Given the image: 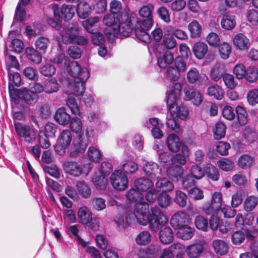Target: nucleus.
<instances>
[{"instance_id": "b1692460", "label": "nucleus", "mask_w": 258, "mask_h": 258, "mask_svg": "<svg viewBox=\"0 0 258 258\" xmlns=\"http://www.w3.org/2000/svg\"><path fill=\"white\" fill-rule=\"evenodd\" d=\"M105 175L101 174L100 172H95L92 177V182L96 188L104 189L107 184V179Z\"/></svg>"}, {"instance_id": "8fccbe9b", "label": "nucleus", "mask_w": 258, "mask_h": 258, "mask_svg": "<svg viewBox=\"0 0 258 258\" xmlns=\"http://www.w3.org/2000/svg\"><path fill=\"white\" fill-rule=\"evenodd\" d=\"M226 129V125L220 121L217 122L213 129L215 139L219 140L223 138L225 135Z\"/></svg>"}, {"instance_id": "338daca9", "label": "nucleus", "mask_w": 258, "mask_h": 258, "mask_svg": "<svg viewBox=\"0 0 258 258\" xmlns=\"http://www.w3.org/2000/svg\"><path fill=\"white\" fill-rule=\"evenodd\" d=\"M222 202L223 198L221 192L215 191L212 194L211 203L215 206V209H218L220 210L221 208Z\"/></svg>"}, {"instance_id": "c03bdc74", "label": "nucleus", "mask_w": 258, "mask_h": 258, "mask_svg": "<svg viewBox=\"0 0 258 258\" xmlns=\"http://www.w3.org/2000/svg\"><path fill=\"white\" fill-rule=\"evenodd\" d=\"M151 240L150 233L147 231L140 232L135 239L136 242L140 245H146L150 243Z\"/></svg>"}, {"instance_id": "1a4fd4ad", "label": "nucleus", "mask_w": 258, "mask_h": 258, "mask_svg": "<svg viewBox=\"0 0 258 258\" xmlns=\"http://www.w3.org/2000/svg\"><path fill=\"white\" fill-rule=\"evenodd\" d=\"M72 141V135L69 130H63L60 133L54 146V150L58 155H63Z\"/></svg>"}, {"instance_id": "a19ab883", "label": "nucleus", "mask_w": 258, "mask_h": 258, "mask_svg": "<svg viewBox=\"0 0 258 258\" xmlns=\"http://www.w3.org/2000/svg\"><path fill=\"white\" fill-rule=\"evenodd\" d=\"M25 53L29 59L35 63H39L41 61L42 57L38 51L32 47L26 48Z\"/></svg>"}, {"instance_id": "13d9d810", "label": "nucleus", "mask_w": 258, "mask_h": 258, "mask_svg": "<svg viewBox=\"0 0 258 258\" xmlns=\"http://www.w3.org/2000/svg\"><path fill=\"white\" fill-rule=\"evenodd\" d=\"M174 201L179 206L184 207L187 204V196L183 191L180 190H176Z\"/></svg>"}, {"instance_id": "ddd939ff", "label": "nucleus", "mask_w": 258, "mask_h": 258, "mask_svg": "<svg viewBox=\"0 0 258 258\" xmlns=\"http://www.w3.org/2000/svg\"><path fill=\"white\" fill-rule=\"evenodd\" d=\"M184 99L186 101H191L196 106L200 105L204 100V96L196 89L193 87L187 86L184 88Z\"/></svg>"}, {"instance_id": "c85d7f7f", "label": "nucleus", "mask_w": 258, "mask_h": 258, "mask_svg": "<svg viewBox=\"0 0 258 258\" xmlns=\"http://www.w3.org/2000/svg\"><path fill=\"white\" fill-rule=\"evenodd\" d=\"M212 245L214 251L220 255H224L228 252V244L223 240H214Z\"/></svg>"}, {"instance_id": "5fc2aeb1", "label": "nucleus", "mask_w": 258, "mask_h": 258, "mask_svg": "<svg viewBox=\"0 0 258 258\" xmlns=\"http://www.w3.org/2000/svg\"><path fill=\"white\" fill-rule=\"evenodd\" d=\"M195 224L196 227L201 230L207 231L208 228V221L204 216L199 215L195 219Z\"/></svg>"}, {"instance_id": "7c9ffc66", "label": "nucleus", "mask_w": 258, "mask_h": 258, "mask_svg": "<svg viewBox=\"0 0 258 258\" xmlns=\"http://www.w3.org/2000/svg\"><path fill=\"white\" fill-rule=\"evenodd\" d=\"M183 169L179 165L171 164L166 170L167 175L172 179L178 180L183 174Z\"/></svg>"}, {"instance_id": "6ab92c4d", "label": "nucleus", "mask_w": 258, "mask_h": 258, "mask_svg": "<svg viewBox=\"0 0 258 258\" xmlns=\"http://www.w3.org/2000/svg\"><path fill=\"white\" fill-rule=\"evenodd\" d=\"M204 249L202 243H196L188 245L185 249V251L188 257L198 258L203 253Z\"/></svg>"}, {"instance_id": "72a5a7b5", "label": "nucleus", "mask_w": 258, "mask_h": 258, "mask_svg": "<svg viewBox=\"0 0 258 258\" xmlns=\"http://www.w3.org/2000/svg\"><path fill=\"white\" fill-rule=\"evenodd\" d=\"M153 185V183L149 179L141 177L135 181L134 186L139 190L146 191Z\"/></svg>"}, {"instance_id": "5701e85b", "label": "nucleus", "mask_w": 258, "mask_h": 258, "mask_svg": "<svg viewBox=\"0 0 258 258\" xmlns=\"http://www.w3.org/2000/svg\"><path fill=\"white\" fill-rule=\"evenodd\" d=\"M92 213L86 206H83L79 208L77 216L79 222L83 225H87L92 218Z\"/></svg>"}, {"instance_id": "c756f323", "label": "nucleus", "mask_w": 258, "mask_h": 258, "mask_svg": "<svg viewBox=\"0 0 258 258\" xmlns=\"http://www.w3.org/2000/svg\"><path fill=\"white\" fill-rule=\"evenodd\" d=\"M208 50L207 45L202 42L195 43L192 47V51L195 56L199 59H202L206 54Z\"/></svg>"}, {"instance_id": "dca6fc26", "label": "nucleus", "mask_w": 258, "mask_h": 258, "mask_svg": "<svg viewBox=\"0 0 258 258\" xmlns=\"http://www.w3.org/2000/svg\"><path fill=\"white\" fill-rule=\"evenodd\" d=\"M151 27H146L143 23H137L135 27V33L136 38L140 41L145 43H149L151 41V36L147 31L151 28Z\"/></svg>"}, {"instance_id": "bb28decb", "label": "nucleus", "mask_w": 258, "mask_h": 258, "mask_svg": "<svg viewBox=\"0 0 258 258\" xmlns=\"http://www.w3.org/2000/svg\"><path fill=\"white\" fill-rule=\"evenodd\" d=\"M114 221L119 228H125L127 226L135 223L128 211L126 212L125 218L121 215H117Z\"/></svg>"}, {"instance_id": "e433bc0d", "label": "nucleus", "mask_w": 258, "mask_h": 258, "mask_svg": "<svg viewBox=\"0 0 258 258\" xmlns=\"http://www.w3.org/2000/svg\"><path fill=\"white\" fill-rule=\"evenodd\" d=\"M254 159L248 154H243L240 156L237 161L238 165L243 169L250 168L253 164Z\"/></svg>"}, {"instance_id": "cd10ccee", "label": "nucleus", "mask_w": 258, "mask_h": 258, "mask_svg": "<svg viewBox=\"0 0 258 258\" xmlns=\"http://www.w3.org/2000/svg\"><path fill=\"white\" fill-rule=\"evenodd\" d=\"M99 18L97 17H91L83 22V26L89 33L98 31L99 26L97 25Z\"/></svg>"}, {"instance_id": "a211bd4d", "label": "nucleus", "mask_w": 258, "mask_h": 258, "mask_svg": "<svg viewBox=\"0 0 258 258\" xmlns=\"http://www.w3.org/2000/svg\"><path fill=\"white\" fill-rule=\"evenodd\" d=\"M232 41L236 48L240 50L248 49L250 44L247 37L242 33L235 35L232 39Z\"/></svg>"}, {"instance_id": "4d7b16f0", "label": "nucleus", "mask_w": 258, "mask_h": 258, "mask_svg": "<svg viewBox=\"0 0 258 258\" xmlns=\"http://www.w3.org/2000/svg\"><path fill=\"white\" fill-rule=\"evenodd\" d=\"M60 12L66 21L71 20L75 14L74 9L70 5H63L61 7Z\"/></svg>"}, {"instance_id": "603ef678", "label": "nucleus", "mask_w": 258, "mask_h": 258, "mask_svg": "<svg viewBox=\"0 0 258 258\" xmlns=\"http://www.w3.org/2000/svg\"><path fill=\"white\" fill-rule=\"evenodd\" d=\"M235 110L239 124L241 125L246 124L247 122V113L246 110L241 106H237Z\"/></svg>"}, {"instance_id": "a878e982", "label": "nucleus", "mask_w": 258, "mask_h": 258, "mask_svg": "<svg viewBox=\"0 0 258 258\" xmlns=\"http://www.w3.org/2000/svg\"><path fill=\"white\" fill-rule=\"evenodd\" d=\"M43 92L46 94L57 92L59 90V84L55 78L46 80L43 85Z\"/></svg>"}, {"instance_id": "052dcab7", "label": "nucleus", "mask_w": 258, "mask_h": 258, "mask_svg": "<svg viewBox=\"0 0 258 258\" xmlns=\"http://www.w3.org/2000/svg\"><path fill=\"white\" fill-rule=\"evenodd\" d=\"M244 77L249 82H253L258 78V71L253 66L249 67L246 70V73Z\"/></svg>"}, {"instance_id": "3c124183", "label": "nucleus", "mask_w": 258, "mask_h": 258, "mask_svg": "<svg viewBox=\"0 0 258 258\" xmlns=\"http://www.w3.org/2000/svg\"><path fill=\"white\" fill-rule=\"evenodd\" d=\"M26 5H24L20 0L18 3L15 12L14 19L17 22H22L24 20L26 17V12L25 11L24 7Z\"/></svg>"}, {"instance_id": "864d4df0", "label": "nucleus", "mask_w": 258, "mask_h": 258, "mask_svg": "<svg viewBox=\"0 0 258 258\" xmlns=\"http://www.w3.org/2000/svg\"><path fill=\"white\" fill-rule=\"evenodd\" d=\"M201 77L199 71L194 67L190 68L186 74L187 81L190 84H195L200 80Z\"/></svg>"}, {"instance_id": "0eeeda50", "label": "nucleus", "mask_w": 258, "mask_h": 258, "mask_svg": "<svg viewBox=\"0 0 258 258\" xmlns=\"http://www.w3.org/2000/svg\"><path fill=\"white\" fill-rule=\"evenodd\" d=\"M92 167L91 163H86L82 165L74 161H68L63 163L64 172L74 177H79L82 174L87 176Z\"/></svg>"}, {"instance_id": "423d86ee", "label": "nucleus", "mask_w": 258, "mask_h": 258, "mask_svg": "<svg viewBox=\"0 0 258 258\" xmlns=\"http://www.w3.org/2000/svg\"><path fill=\"white\" fill-rule=\"evenodd\" d=\"M9 94L12 99L14 100L15 103H19V99H20L23 103L29 105H33L39 100L38 95L34 94L29 90L26 87L21 88L15 92V89L13 87L11 88L9 85Z\"/></svg>"}, {"instance_id": "4be33fe9", "label": "nucleus", "mask_w": 258, "mask_h": 258, "mask_svg": "<svg viewBox=\"0 0 258 258\" xmlns=\"http://www.w3.org/2000/svg\"><path fill=\"white\" fill-rule=\"evenodd\" d=\"M165 224L160 226V227L162 228L159 233V238L162 243L167 244H169L172 241L173 234L172 229L169 227H163Z\"/></svg>"}, {"instance_id": "bf43d9fd", "label": "nucleus", "mask_w": 258, "mask_h": 258, "mask_svg": "<svg viewBox=\"0 0 258 258\" xmlns=\"http://www.w3.org/2000/svg\"><path fill=\"white\" fill-rule=\"evenodd\" d=\"M188 28L192 37L200 36L201 33V26L197 21L194 20L189 23Z\"/></svg>"}, {"instance_id": "9b49d317", "label": "nucleus", "mask_w": 258, "mask_h": 258, "mask_svg": "<svg viewBox=\"0 0 258 258\" xmlns=\"http://www.w3.org/2000/svg\"><path fill=\"white\" fill-rule=\"evenodd\" d=\"M127 19L128 17L126 14L122 15L119 25L115 24L114 25L113 32L111 35L116 36L120 34L123 36H129L133 31V27L127 22Z\"/></svg>"}, {"instance_id": "09e8293b", "label": "nucleus", "mask_w": 258, "mask_h": 258, "mask_svg": "<svg viewBox=\"0 0 258 258\" xmlns=\"http://www.w3.org/2000/svg\"><path fill=\"white\" fill-rule=\"evenodd\" d=\"M90 205L96 211H102L106 207L105 200L101 198H93L90 201Z\"/></svg>"}, {"instance_id": "4c0bfd02", "label": "nucleus", "mask_w": 258, "mask_h": 258, "mask_svg": "<svg viewBox=\"0 0 258 258\" xmlns=\"http://www.w3.org/2000/svg\"><path fill=\"white\" fill-rule=\"evenodd\" d=\"M125 196L128 201L134 202L135 204L145 200L144 195L139 190L135 188H131L128 190L125 194Z\"/></svg>"}, {"instance_id": "39448f33", "label": "nucleus", "mask_w": 258, "mask_h": 258, "mask_svg": "<svg viewBox=\"0 0 258 258\" xmlns=\"http://www.w3.org/2000/svg\"><path fill=\"white\" fill-rule=\"evenodd\" d=\"M93 135V131L91 127H87L85 132L77 135L69 152L70 156L75 157L80 154L83 153L89 144V139Z\"/></svg>"}, {"instance_id": "473e14b6", "label": "nucleus", "mask_w": 258, "mask_h": 258, "mask_svg": "<svg viewBox=\"0 0 258 258\" xmlns=\"http://www.w3.org/2000/svg\"><path fill=\"white\" fill-rule=\"evenodd\" d=\"M55 120L60 125H66L69 124L71 116L68 114L63 108H59L54 115Z\"/></svg>"}, {"instance_id": "ea45409f", "label": "nucleus", "mask_w": 258, "mask_h": 258, "mask_svg": "<svg viewBox=\"0 0 258 258\" xmlns=\"http://www.w3.org/2000/svg\"><path fill=\"white\" fill-rule=\"evenodd\" d=\"M174 60L172 53L169 51H166L163 56L158 58V63L160 68H165L172 63Z\"/></svg>"}, {"instance_id": "6e6552de", "label": "nucleus", "mask_w": 258, "mask_h": 258, "mask_svg": "<svg viewBox=\"0 0 258 258\" xmlns=\"http://www.w3.org/2000/svg\"><path fill=\"white\" fill-rule=\"evenodd\" d=\"M15 131L20 137L22 138L24 141L28 144H33L36 139V133L34 130L29 124L15 122Z\"/></svg>"}, {"instance_id": "f704fd0d", "label": "nucleus", "mask_w": 258, "mask_h": 258, "mask_svg": "<svg viewBox=\"0 0 258 258\" xmlns=\"http://www.w3.org/2000/svg\"><path fill=\"white\" fill-rule=\"evenodd\" d=\"M195 229L186 225L178 229L176 235L183 240H188L192 238L194 234Z\"/></svg>"}, {"instance_id": "393cba45", "label": "nucleus", "mask_w": 258, "mask_h": 258, "mask_svg": "<svg viewBox=\"0 0 258 258\" xmlns=\"http://www.w3.org/2000/svg\"><path fill=\"white\" fill-rule=\"evenodd\" d=\"M249 231L247 229H242L234 232L231 235V240L233 244L239 245L243 243L246 237H248Z\"/></svg>"}, {"instance_id": "2f4dec72", "label": "nucleus", "mask_w": 258, "mask_h": 258, "mask_svg": "<svg viewBox=\"0 0 258 258\" xmlns=\"http://www.w3.org/2000/svg\"><path fill=\"white\" fill-rule=\"evenodd\" d=\"M221 25L224 29H232L236 25L235 16L231 14L224 15L221 20Z\"/></svg>"}, {"instance_id": "9d476101", "label": "nucleus", "mask_w": 258, "mask_h": 258, "mask_svg": "<svg viewBox=\"0 0 258 258\" xmlns=\"http://www.w3.org/2000/svg\"><path fill=\"white\" fill-rule=\"evenodd\" d=\"M110 180L112 186L117 190H124L128 186V178L120 170H115L111 174Z\"/></svg>"}, {"instance_id": "c9c22d12", "label": "nucleus", "mask_w": 258, "mask_h": 258, "mask_svg": "<svg viewBox=\"0 0 258 258\" xmlns=\"http://www.w3.org/2000/svg\"><path fill=\"white\" fill-rule=\"evenodd\" d=\"M91 12L90 6L85 2H80L77 5V12L78 16L81 19H85L88 17Z\"/></svg>"}, {"instance_id": "f8f14e48", "label": "nucleus", "mask_w": 258, "mask_h": 258, "mask_svg": "<svg viewBox=\"0 0 258 258\" xmlns=\"http://www.w3.org/2000/svg\"><path fill=\"white\" fill-rule=\"evenodd\" d=\"M154 9V6L152 4H148L143 6L139 10V15L143 18V20H138L137 23H143L146 27H152L153 25L152 12Z\"/></svg>"}, {"instance_id": "20e7f679", "label": "nucleus", "mask_w": 258, "mask_h": 258, "mask_svg": "<svg viewBox=\"0 0 258 258\" xmlns=\"http://www.w3.org/2000/svg\"><path fill=\"white\" fill-rule=\"evenodd\" d=\"M47 21L51 27L57 30H60V34L64 43H76L81 45L87 44L88 39L86 37L79 35L77 25L61 28L59 22L53 18H49Z\"/></svg>"}, {"instance_id": "412c9836", "label": "nucleus", "mask_w": 258, "mask_h": 258, "mask_svg": "<svg viewBox=\"0 0 258 258\" xmlns=\"http://www.w3.org/2000/svg\"><path fill=\"white\" fill-rule=\"evenodd\" d=\"M166 142L168 149L172 152H178L182 144L179 137L173 134L168 136Z\"/></svg>"}, {"instance_id": "f257e3e1", "label": "nucleus", "mask_w": 258, "mask_h": 258, "mask_svg": "<svg viewBox=\"0 0 258 258\" xmlns=\"http://www.w3.org/2000/svg\"><path fill=\"white\" fill-rule=\"evenodd\" d=\"M53 62L61 68H67L69 75L72 79L69 82L71 93L76 96H82L85 91V84L89 77L87 69L82 67L76 61L69 62V59L64 53L55 56Z\"/></svg>"}, {"instance_id": "0e129e2a", "label": "nucleus", "mask_w": 258, "mask_h": 258, "mask_svg": "<svg viewBox=\"0 0 258 258\" xmlns=\"http://www.w3.org/2000/svg\"><path fill=\"white\" fill-rule=\"evenodd\" d=\"M55 68L53 65L46 63L40 68V73L44 76H51L55 74Z\"/></svg>"}, {"instance_id": "2eb2a0df", "label": "nucleus", "mask_w": 258, "mask_h": 258, "mask_svg": "<svg viewBox=\"0 0 258 258\" xmlns=\"http://www.w3.org/2000/svg\"><path fill=\"white\" fill-rule=\"evenodd\" d=\"M188 223V216L183 212H178L175 213L170 220L171 226L177 229L187 225Z\"/></svg>"}, {"instance_id": "49530a36", "label": "nucleus", "mask_w": 258, "mask_h": 258, "mask_svg": "<svg viewBox=\"0 0 258 258\" xmlns=\"http://www.w3.org/2000/svg\"><path fill=\"white\" fill-rule=\"evenodd\" d=\"M87 156L89 160L99 162L101 159L102 155L98 149L93 146H91L88 149Z\"/></svg>"}, {"instance_id": "e2e57ef3", "label": "nucleus", "mask_w": 258, "mask_h": 258, "mask_svg": "<svg viewBox=\"0 0 258 258\" xmlns=\"http://www.w3.org/2000/svg\"><path fill=\"white\" fill-rule=\"evenodd\" d=\"M217 165L220 169L225 171H229L233 169L234 163L229 159H224L217 162Z\"/></svg>"}, {"instance_id": "774afa93", "label": "nucleus", "mask_w": 258, "mask_h": 258, "mask_svg": "<svg viewBox=\"0 0 258 258\" xmlns=\"http://www.w3.org/2000/svg\"><path fill=\"white\" fill-rule=\"evenodd\" d=\"M246 18L248 21L253 26L258 25V12L251 9L247 11Z\"/></svg>"}, {"instance_id": "6e6d98bb", "label": "nucleus", "mask_w": 258, "mask_h": 258, "mask_svg": "<svg viewBox=\"0 0 258 258\" xmlns=\"http://www.w3.org/2000/svg\"><path fill=\"white\" fill-rule=\"evenodd\" d=\"M208 177L214 181H217L219 178V173L217 169L212 164H208L205 169Z\"/></svg>"}, {"instance_id": "a18cd8bd", "label": "nucleus", "mask_w": 258, "mask_h": 258, "mask_svg": "<svg viewBox=\"0 0 258 258\" xmlns=\"http://www.w3.org/2000/svg\"><path fill=\"white\" fill-rule=\"evenodd\" d=\"M258 205V198L253 196H248L244 201L243 207L247 212L253 210Z\"/></svg>"}, {"instance_id": "37998d69", "label": "nucleus", "mask_w": 258, "mask_h": 258, "mask_svg": "<svg viewBox=\"0 0 258 258\" xmlns=\"http://www.w3.org/2000/svg\"><path fill=\"white\" fill-rule=\"evenodd\" d=\"M218 46L221 57L223 59H228L231 53V45L227 42H223L220 43Z\"/></svg>"}, {"instance_id": "680f3d73", "label": "nucleus", "mask_w": 258, "mask_h": 258, "mask_svg": "<svg viewBox=\"0 0 258 258\" xmlns=\"http://www.w3.org/2000/svg\"><path fill=\"white\" fill-rule=\"evenodd\" d=\"M233 182L237 185L245 187L248 184V180L246 177L241 173H238L232 176Z\"/></svg>"}, {"instance_id": "de8ad7c7", "label": "nucleus", "mask_w": 258, "mask_h": 258, "mask_svg": "<svg viewBox=\"0 0 258 258\" xmlns=\"http://www.w3.org/2000/svg\"><path fill=\"white\" fill-rule=\"evenodd\" d=\"M69 122L70 128L72 132L78 135L82 133L83 123L80 118L77 117H73Z\"/></svg>"}, {"instance_id": "58836bf2", "label": "nucleus", "mask_w": 258, "mask_h": 258, "mask_svg": "<svg viewBox=\"0 0 258 258\" xmlns=\"http://www.w3.org/2000/svg\"><path fill=\"white\" fill-rule=\"evenodd\" d=\"M207 94L217 100H221L223 97L224 92L219 85H214L207 88Z\"/></svg>"}, {"instance_id": "7ed1b4c3", "label": "nucleus", "mask_w": 258, "mask_h": 258, "mask_svg": "<svg viewBox=\"0 0 258 258\" xmlns=\"http://www.w3.org/2000/svg\"><path fill=\"white\" fill-rule=\"evenodd\" d=\"M181 92V85L179 83H174L167 91L166 104L168 111L171 115L178 117L181 119H185L188 115L186 106L180 105L177 106L176 102L179 98Z\"/></svg>"}, {"instance_id": "79ce46f5", "label": "nucleus", "mask_w": 258, "mask_h": 258, "mask_svg": "<svg viewBox=\"0 0 258 258\" xmlns=\"http://www.w3.org/2000/svg\"><path fill=\"white\" fill-rule=\"evenodd\" d=\"M76 187L78 193L84 198H88L91 195V188L83 181H79L77 183Z\"/></svg>"}, {"instance_id": "f03ea898", "label": "nucleus", "mask_w": 258, "mask_h": 258, "mask_svg": "<svg viewBox=\"0 0 258 258\" xmlns=\"http://www.w3.org/2000/svg\"><path fill=\"white\" fill-rule=\"evenodd\" d=\"M135 223L138 222L143 226L149 224V228L154 231H157L160 226L167 222V218L160 208L156 206L151 208V213H149V206L144 201L137 203L134 205V211L127 210Z\"/></svg>"}, {"instance_id": "69168bd1", "label": "nucleus", "mask_w": 258, "mask_h": 258, "mask_svg": "<svg viewBox=\"0 0 258 258\" xmlns=\"http://www.w3.org/2000/svg\"><path fill=\"white\" fill-rule=\"evenodd\" d=\"M157 200L159 205L162 208H167L171 202V198L167 192L160 193Z\"/></svg>"}, {"instance_id": "f3484780", "label": "nucleus", "mask_w": 258, "mask_h": 258, "mask_svg": "<svg viewBox=\"0 0 258 258\" xmlns=\"http://www.w3.org/2000/svg\"><path fill=\"white\" fill-rule=\"evenodd\" d=\"M143 169L145 173L151 178L158 179L161 175V169L156 163L152 161L144 164Z\"/></svg>"}, {"instance_id": "aec40b11", "label": "nucleus", "mask_w": 258, "mask_h": 258, "mask_svg": "<svg viewBox=\"0 0 258 258\" xmlns=\"http://www.w3.org/2000/svg\"><path fill=\"white\" fill-rule=\"evenodd\" d=\"M157 179L155 183L156 187L161 190L162 192H169L174 189V184L167 178L160 177Z\"/></svg>"}, {"instance_id": "4468645a", "label": "nucleus", "mask_w": 258, "mask_h": 258, "mask_svg": "<svg viewBox=\"0 0 258 258\" xmlns=\"http://www.w3.org/2000/svg\"><path fill=\"white\" fill-rule=\"evenodd\" d=\"M122 14H115L113 13L108 14L104 16L103 19L104 24L107 26L105 30L106 34L111 35L113 32V28L115 25H119L121 20V16Z\"/></svg>"}]
</instances>
